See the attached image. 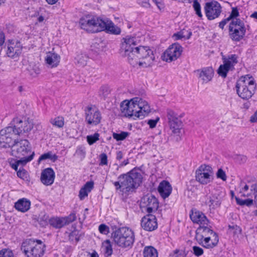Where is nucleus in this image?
<instances>
[{"mask_svg": "<svg viewBox=\"0 0 257 257\" xmlns=\"http://www.w3.org/2000/svg\"><path fill=\"white\" fill-rule=\"evenodd\" d=\"M135 39L128 36L123 39L120 48L122 55L127 57L129 63L134 67L138 65L144 68L152 66L155 59L153 51L146 46L135 47Z\"/></svg>", "mask_w": 257, "mask_h": 257, "instance_id": "nucleus-1", "label": "nucleus"}, {"mask_svg": "<svg viewBox=\"0 0 257 257\" xmlns=\"http://www.w3.org/2000/svg\"><path fill=\"white\" fill-rule=\"evenodd\" d=\"M120 111L125 117L142 119L150 112V107L146 101L135 97L130 101H123L120 104Z\"/></svg>", "mask_w": 257, "mask_h": 257, "instance_id": "nucleus-2", "label": "nucleus"}, {"mask_svg": "<svg viewBox=\"0 0 257 257\" xmlns=\"http://www.w3.org/2000/svg\"><path fill=\"white\" fill-rule=\"evenodd\" d=\"M142 178L140 172L134 169L126 174L119 176L118 181L114 182L113 185L117 190L123 192L133 191L140 185Z\"/></svg>", "mask_w": 257, "mask_h": 257, "instance_id": "nucleus-3", "label": "nucleus"}, {"mask_svg": "<svg viewBox=\"0 0 257 257\" xmlns=\"http://www.w3.org/2000/svg\"><path fill=\"white\" fill-rule=\"evenodd\" d=\"M195 238L199 244L207 248H213L219 241L217 233L211 229L210 222L197 228Z\"/></svg>", "mask_w": 257, "mask_h": 257, "instance_id": "nucleus-4", "label": "nucleus"}, {"mask_svg": "<svg viewBox=\"0 0 257 257\" xmlns=\"http://www.w3.org/2000/svg\"><path fill=\"white\" fill-rule=\"evenodd\" d=\"M236 90L238 96L244 100L250 98L255 92L256 85L252 76H242L236 83Z\"/></svg>", "mask_w": 257, "mask_h": 257, "instance_id": "nucleus-5", "label": "nucleus"}, {"mask_svg": "<svg viewBox=\"0 0 257 257\" xmlns=\"http://www.w3.org/2000/svg\"><path fill=\"white\" fill-rule=\"evenodd\" d=\"M113 240L115 244L123 249H131L135 240V233L128 227H121L112 233Z\"/></svg>", "mask_w": 257, "mask_h": 257, "instance_id": "nucleus-6", "label": "nucleus"}, {"mask_svg": "<svg viewBox=\"0 0 257 257\" xmlns=\"http://www.w3.org/2000/svg\"><path fill=\"white\" fill-rule=\"evenodd\" d=\"M45 245L40 240L27 239L22 243L21 249L27 257H42Z\"/></svg>", "mask_w": 257, "mask_h": 257, "instance_id": "nucleus-7", "label": "nucleus"}, {"mask_svg": "<svg viewBox=\"0 0 257 257\" xmlns=\"http://www.w3.org/2000/svg\"><path fill=\"white\" fill-rule=\"evenodd\" d=\"M102 19L95 16L86 15L79 20V24L82 29L91 33L102 31L104 23Z\"/></svg>", "mask_w": 257, "mask_h": 257, "instance_id": "nucleus-8", "label": "nucleus"}, {"mask_svg": "<svg viewBox=\"0 0 257 257\" xmlns=\"http://www.w3.org/2000/svg\"><path fill=\"white\" fill-rule=\"evenodd\" d=\"M12 155L21 159L28 157L34 152L31 151L29 141L26 140H15L11 147Z\"/></svg>", "mask_w": 257, "mask_h": 257, "instance_id": "nucleus-9", "label": "nucleus"}, {"mask_svg": "<svg viewBox=\"0 0 257 257\" xmlns=\"http://www.w3.org/2000/svg\"><path fill=\"white\" fill-rule=\"evenodd\" d=\"M237 58V56L235 54H231L227 57L223 56V64L220 65L217 70L218 75L223 78H225L227 73L234 69L235 65L238 62Z\"/></svg>", "mask_w": 257, "mask_h": 257, "instance_id": "nucleus-10", "label": "nucleus"}, {"mask_svg": "<svg viewBox=\"0 0 257 257\" xmlns=\"http://www.w3.org/2000/svg\"><path fill=\"white\" fill-rule=\"evenodd\" d=\"M16 134L15 128L9 126L0 131V147L2 148L12 147L13 140H16Z\"/></svg>", "mask_w": 257, "mask_h": 257, "instance_id": "nucleus-11", "label": "nucleus"}, {"mask_svg": "<svg viewBox=\"0 0 257 257\" xmlns=\"http://www.w3.org/2000/svg\"><path fill=\"white\" fill-rule=\"evenodd\" d=\"M212 168L206 165L200 166L195 172L196 181L203 185H206L211 182L212 180Z\"/></svg>", "mask_w": 257, "mask_h": 257, "instance_id": "nucleus-12", "label": "nucleus"}, {"mask_svg": "<svg viewBox=\"0 0 257 257\" xmlns=\"http://www.w3.org/2000/svg\"><path fill=\"white\" fill-rule=\"evenodd\" d=\"M167 117L170 129L172 133L176 136L180 134L182 122L177 113L172 109H167Z\"/></svg>", "mask_w": 257, "mask_h": 257, "instance_id": "nucleus-13", "label": "nucleus"}, {"mask_svg": "<svg viewBox=\"0 0 257 257\" xmlns=\"http://www.w3.org/2000/svg\"><path fill=\"white\" fill-rule=\"evenodd\" d=\"M12 125L15 128V133L17 136H20L21 134L28 133L32 130L33 127V122L32 119L29 118L22 120L19 117L13 119Z\"/></svg>", "mask_w": 257, "mask_h": 257, "instance_id": "nucleus-14", "label": "nucleus"}, {"mask_svg": "<svg viewBox=\"0 0 257 257\" xmlns=\"http://www.w3.org/2000/svg\"><path fill=\"white\" fill-rule=\"evenodd\" d=\"M225 196V192L220 190L214 189L210 195L206 196L205 203L210 209H215L219 207Z\"/></svg>", "mask_w": 257, "mask_h": 257, "instance_id": "nucleus-15", "label": "nucleus"}, {"mask_svg": "<svg viewBox=\"0 0 257 257\" xmlns=\"http://www.w3.org/2000/svg\"><path fill=\"white\" fill-rule=\"evenodd\" d=\"M183 49L182 46L178 43H174L164 52L162 58L163 60L171 62L177 60L181 55Z\"/></svg>", "mask_w": 257, "mask_h": 257, "instance_id": "nucleus-16", "label": "nucleus"}, {"mask_svg": "<svg viewBox=\"0 0 257 257\" xmlns=\"http://www.w3.org/2000/svg\"><path fill=\"white\" fill-rule=\"evenodd\" d=\"M6 46V55L11 58H18L22 53L23 47L18 40H9Z\"/></svg>", "mask_w": 257, "mask_h": 257, "instance_id": "nucleus-17", "label": "nucleus"}, {"mask_svg": "<svg viewBox=\"0 0 257 257\" xmlns=\"http://www.w3.org/2000/svg\"><path fill=\"white\" fill-rule=\"evenodd\" d=\"M205 13L209 20H213L219 17L222 11L220 4L217 1H212L205 4Z\"/></svg>", "mask_w": 257, "mask_h": 257, "instance_id": "nucleus-18", "label": "nucleus"}, {"mask_svg": "<svg viewBox=\"0 0 257 257\" xmlns=\"http://www.w3.org/2000/svg\"><path fill=\"white\" fill-rule=\"evenodd\" d=\"M85 121L91 125L95 126L100 122L102 118L100 112L96 108L88 107L85 110Z\"/></svg>", "mask_w": 257, "mask_h": 257, "instance_id": "nucleus-19", "label": "nucleus"}, {"mask_svg": "<svg viewBox=\"0 0 257 257\" xmlns=\"http://www.w3.org/2000/svg\"><path fill=\"white\" fill-rule=\"evenodd\" d=\"M141 206L148 213H151L157 210L159 203L157 199L154 196H146L142 199Z\"/></svg>", "mask_w": 257, "mask_h": 257, "instance_id": "nucleus-20", "label": "nucleus"}, {"mask_svg": "<svg viewBox=\"0 0 257 257\" xmlns=\"http://www.w3.org/2000/svg\"><path fill=\"white\" fill-rule=\"evenodd\" d=\"M190 218L194 223L198 224L199 227L208 225V223L210 222L203 213L196 209L191 210V212L190 213Z\"/></svg>", "mask_w": 257, "mask_h": 257, "instance_id": "nucleus-21", "label": "nucleus"}, {"mask_svg": "<svg viewBox=\"0 0 257 257\" xmlns=\"http://www.w3.org/2000/svg\"><path fill=\"white\" fill-rule=\"evenodd\" d=\"M141 226L147 231H151L155 230L158 227L156 217L152 214L144 216L141 220Z\"/></svg>", "mask_w": 257, "mask_h": 257, "instance_id": "nucleus-22", "label": "nucleus"}, {"mask_svg": "<svg viewBox=\"0 0 257 257\" xmlns=\"http://www.w3.org/2000/svg\"><path fill=\"white\" fill-rule=\"evenodd\" d=\"M195 72L203 83H206L211 81L214 75V70L211 67H204L196 70Z\"/></svg>", "mask_w": 257, "mask_h": 257, "instance_id": "nucleus-23", "label": "nucleus"}, {"mask_svg": "<svg viewBox=\"0 0 257 257\" xmlns=\"http://www.w3.org/2000/svg\"><path fill=\"white\" fill-rule=\"evenodd\" d=\"M55 177V175L53 170L51 168H47L42 171L40 179L44 185L49 186L53 183Z\"/></svg>", "mask_w": 257, "mask_h": 257, "instance_id": "nucleus-24", "label": "nucleus"}, {"mask_svg": "<svg viewBox=\"0 0 257 257\" xmlns=\"http://www.w3.org/2000/svg\"><path fill=\"white\" fill-rule=\"evenodd\" d=\"M239 30L236 29L234 27H231L230 29H228L229 36L230 39L234 41L239 42L242 40L246 33L245 27L240 26Z\"/></svg>", "mask_w": 257, "mask_h": 257, "instance_id": "nucleus-25", "label": "nucleus"}, {"mask_svg": "<svg viewBox=\"0 0 257 257\" xmlns=\"http://www.w3.org/2000/svg\"><path fill=\"white\" fill-rule=\"evenodd\" d=\"M102 22L104 24L102 25L103 28L102 29V31H105L107 33L114 35H118L120 33V29L115 25L111 21L104 19L102 20Z\"/></svg>", "mask_w": 257, "mask_h": 257, "instance_id": "nucleus-26", "label": "nucleus"}, {"mask_svg": "<svg viewBox=\"0 0 257 257\" xmlns=\"http://www.w3.org/2000/svg\"><path fill=\"white\" fill-rule=\"evenodd\" d=\"M172 187L170 184L166 181L161 182L158 187V192L161 196L165 199L167 198L172 192Z\"/></svg>", "mask_w": 257, "mask_h": 257, "instance_id": "nucleus-27", "label": "nucleus"}, {"mask_svg": "<svg viewBox=\"0 0 257 257\" xmlns=\"http://www.w3.org/2000/svg\"><path fill=\"white\" fill-rule=\"evenodd\" d=\"M60 57L55 53L49 52L45 57L46 63L51 67H56L60 62Z\"/></svg>", "mask_w": 257, "mask_h": 257, "instance_id": "nucleus-28", "label": "nucleus"}, {"mask_svg": "<svg viewBox=\"0 0 257 257\" xmlns=\"http://www.w3.org/2000/svg\"><path fill=\"white\" fill-rule=\"evenodd\" d=\"M30 205L31 203L29 200L23 198L15 203V207L17 210L25 212L30 209Z\"/></svg>", "mask_w": 257, "mask_h": 257, "instance_id": "nucleus-29", "label": "nucleus"}, {"mask_svg": "<svg viewBox=\"0 0 257 257\" xmlns=\"http://www.w3.org/2000/svg\"><path fill=\"white\" fill-rule=\"evenodd\" d=\"M94 183L92 181L87 182L80 190L79 196L80 200H83L88 196V194L93 188Z\"/></svg>", "mask_w": 257, "mask_h": 257, "instance_id": "nucleus-30", "label": "nucleus"}, {"mask_svg": "<svg viewBox=\"0 0 257 257\" xmlns=\"http://www.w3.org/2000/svg\"><path fill=\"white\" fill-rule=\"evenodd\" d=\"M34 155L35 153H32L28 157L21 158L20 160H17L15 163L11 164L12 168L16 171H17L18 166L20 165H22V166L25 165L27 163L33 160Z\"/></svg>", "mask_w": 257, "mask_h": 257, "instance_id": "nucleus-31", "label": "nucleus"}, {"mask_svg": "<svg viewBox=\"0 0 257 257\" xmlns=\"http://www.w3.org/2000/svg\"><path fill=\"white\" fill-rule=\"evenodd\" d=\"M29 74L33 77H35L39 75L41 70L39 67V64L35 63H31L27 68Z\"/></svg>", "mask_w": 257, "mask_h": 257, "instance_id": "nucleus-32", "label": "nucleus"}, {"mask_svg": "<svg viewBox=\"0 0 257 257\" xmlns=\"http://www.w3.org/2000/svg\"><path fill=\"white\" fill-rule=\"evenodd\" d=\"M64 219L63 217H53L50 219L49 223L53 227L56 228H60L65 225Z\"/></svg>", "mask_w": 257, "mask_h": 257, "instance_id": "nucleus-33", "label": "nucleus"}, {"mask_svg": "<svg viewBox=\"0 0 257 257\" xmlns=\"http://www.w3.org/2000/svg\"><path fill=\"white\" fill-rule=\"evenodd\" d=\"M144 257H158V251L153 246H146L144 250Z\"/></svg>", "mask_w": 257, "mask_h": 257, "instance_id": "nucleus-34", "label": "nucleus"}, {"mask_svg": "<svg viewBox=\"0 0 257 257\" xmlns=\"http://www.w3.org/2000/svg\"><path fill=\"white\" fill-rule=\"evenodd\" d=\"M50 122L54 126L62 128L64 124V119L62 116H57L53 118H52L50 120Z\"/></svg>", "mask_w": 257, "mask_h": 257, "instance_id": "nucleus-35", "label": "nucleus"}, {"mask_svg": "<svg viewBox=\"0 0 257 257\" xmlns=\"http://www.w3.org/2000/svg\"><path fill=\"white\" fill-rule=\"evenodd\" d=\"M192 35V32L190 31L183 30L178 33L174 34V37L176 40H180L182 38L189 39Z\"/></svg>", "mask_w": 257, "mask_h": 257, "instance_id": "nucleus-36", "label": "nucleus"}, {"mask_svg": "<svg viewBox=\"0 0 257 257\" xmlns=\"http://www.w3.org/2000/svg\"><path fill=\"white\" fill-rule=\"evenodd\" d=\"M236 203L240 206H250L253 203V200L252 199H242L239 197H235Z\"/></svg>", "mask_w": 257, "mask_h": 257, "instance_id": "nucleus-37", "label": "nucleus"}, {"mask_svg": "<svg viewBox=\"0 0 257 257\" xmlns=\"http://www.w3.org/2000/svg\"><path fill=\"white\" fill-rule=\"evenodd\" d=\"M88 57L86 55L81 54L78 55L75 58L76 63L80 66H84L86 64Z\"/></svg>", "mask_w": 257, "mask_h": 257, "instance_id": "nucleus-38", "label": "nucleus"}, {"mask_svg": "<svg viewBox=\"0 0 257 257\" xmlns=\"http://www.w3.org/2000/svg\"><path fill=\"white\" fill-rule=\"evenodd\" d=\"M103 248L105 254L107 256H110L112 253V248L109 240H106L103 243Z\"/></svg>", "mask_w": 257, "mask_h": 257, "instance_id": "nucleus-39", "label": "nucleus"}, {"mask_svg": "<svg viewBox=\"0 0 257 257\" xmlns=\"http://www.w3.org/2000/svg\"><path fill=\"white\" fill-rule=\"evenodd\" d=\"M240 26H242V27H244L245 25L243 21L240 19H235L231 21L229 25L228 29H230L231 27H234L237 30H239ZM234 29V28H233Z\"/></svg>", "mask_w": 257, "mask_h": 257, "instance_id": "nucleus-40", "label": "nucleus"}, {"mask_svg": "<svg viewBox=\"0 0 257 257\" xmlns=\"http://www.w3.org/2000/svg\"><path fill=\"white\" fill-rule=\"evenodd\" d=\"M75 155L81 160H83L86 156V149L85 147L83 146L77 147Z\"/></svg>", "mask_w": 257, "mask_h": 257, "instance_id": "nucleus-41", "label": "nucleus"}, {"mask_svg": "<svg viewBox=\"0 0 257 257\" xmlns=\"http://www.w3.org/2000/svg\"><path fill=\"white\" fill-rule=\"evenodd\" d=\"M130 133L126 132H121L120 133L118 134L113 133L112 137L113 139L116 140L117 141H122L127 138L129 135Z\"/></svg>", "mask_w": 257, "mask_h": 257, "instance_id": "nucleus-42", "label": "nucleus"}, {"mask_svg": "<svg viewBox=\"0 0 257 257\" xmlns=\"http://www.w3.org/2000/svg\"><path fill=\"white\" fill-rule=\"evenodd\" d=\"M57 158V157L56 155H53L51 152H49L47 153L42 154L39 158L38 162L40 163L41 161L48 159L55 160Z\"/></svg>", "mask_w": 257, "mask_h": 257, "instance_id": "nucleus-43", "label": "nucleus"}, {"mask_svg": "<svg viewBox=\"0 0 257 257\" xmlns=\"http://www.w3.org/2000/svg\"><path fill=\"white\" fill-rule=\"evenodd\" d=\"M186 255L185 250L179 249L174 250L170 254L171 257H186Z\"/></svg>", "mask_w": 257, "mask_h": 257, "instance_id": "nucleus-44", "label": "nucleus"}, {"mask_svg": "<svg viewBox=\"0 0 257 257\" xmlns=\"http://www.w3.org/2000/svg\"><path fill=\"white\" fill-rule=\"evenodd\" d=\"M99 134L95 133L92 135H88L86 137L87 141L89 145L94 144L97 141L99 140Z\"/></svg>", "mask_w": 257, "mask_h": 257, "instance_id": "nucleus-45", "label": "nucleus"}, {"mask_svg": "<svg viewBox=\"0 0 257 257\" xmlns=\"http://www.w3.org/2000/svg\"><path fill=\"white\" fill-rule=\"evenodd\" d=\"M193 7L196 14L201 19L203 16L201 12V6L197 0L193 1Z\"/></svg>", "mask_w": 257, "mask_h": 257, "instance_id": "nucleus-46", "label": "nucleus"}, {"mask_svg": "<svg viewBox=\"0 0 257 257\" xmlns=\"http://www.w3.org/2000/svg\"><path fill=\"white\" fill-rule=\"evenodd\" d=\"M239 16L238 10L236 7H233L231 8V12L229 16L227 18L230 21H232L235 19H238L237 18Z\"/></svg>", "mask_w": 257, "mask_h": 257, "instance_id": "nucleus-47", "label": "nucleus"}, {"mask_svg": "<svg viewBox=\"0 0 257 257\" xmlns=\"http://www.w3.org/2000/svg\"><path fill=\"white\" fill-rule=\"evenodd\" d=\"M63 219H64V221L65 222V225H66L75 221L76 219V217L74 213H72L69 216L63 217Z\"/></svg>", "mask_w": 257, "mask_h": 257, "instance_id": "nucleus-48", "label": "nucleus"}, {"mask_svg": "<svg viewBox=\"0 0 257 257\" xmlns=\"http://www.w3.org/2000/svg\"><path fill=\"white\" fill-rule=\"evenodd\" d=\"M99 231L103 234H107L109 232V228L104 224H101L98 227Z\"/></svg>", "mask_w": 257, "mask_h": 257, "instance_id": "nucleus-49", "label": "nucleus"}, {"mask_svg": "<svg viewBox=\"0 0 257 257\" xmlns=\"http://www.w3.org/2000/svg\"><path fill=\"white\" fill-rule=\"evenodd\" d=\"M0 257H14V254L11 250L5 249L0 251Z\"/></svg>", "mask_w": 257, "mask_h": 257, "instance_id": "nucleus-50", "label": "nucleus"}, {"mask_svg": "<svg viewBox=\"0 0 257 257\" xmlns=\"http://www.w3.org/2000/svg\"><path fill=\"white\" fill-rule=\"evenodd\" d=\"M99 158L100 160L99 165L103 166V165H107V164H108L107 156L106 154H105V153L101 154L99 156Z\"/></svg>", "mask_w": 257, "mask_h": 257, "instance_id": "nucleus-51", "label": "nucleus"}, {"mask_svg": "<svg viewBox=\"0 0 257 257\" xmlns=\"http://www.w3.org/2000/svg\"><path fill=\"white\" fill-rule=\"evenodd\" d=\"M17 176L20 178L25 180L27 177V172L23 168H20L19 170L17 171Z\"/></svg>", "mask_w": 257, "mask_h": 257, "instance_id": "nucleus-52", "label": "nucleus"}, {"mask_svg": "<svg viewBox=\"0 0 257 257\" xmlns=\"http://www.w3.org/2000/svg\"><path fill=\"white\" fill-rule=\"evenodd\" d=\"M216 176L218 178H220L223 181H226V174L222 169H218L216 173Z\"/></svg>", "mask_w": 257, "mask_h": 257, "instance_id": "nucleus-53", "label": "nucleus"}, {"mask_svg": "<svg viewBox=\"0 0 257 257\" xmlns=\"http://www.w3.org/2000/svg\"><path fill=\"white\" fill-rule=\"evenodd\" d=\"M193 253L196 256H200L203 253V250L202 248L194 246L193 247Z\"/></svg>", "mask_w": 257, "mask_h": 257, "instance_id": "nucleus-54", "label": "nucleus"}, {"mask_svg": "<svg viewBox=\"0 0 257 257\" xmlns=\"http://www.w3.org/2000/svg\"><path fill=\"white\" fill-rule=\"evenodd\" d=\"M159 119L160 118L159 117H157L155 119H149L147 121V123L149 125L150 128H153L156 127Z\"/></svg>", "mask_w": 257, "mask_h": 257, "instance_id": "nucleus-55", "label": "nucleus"}, {"mask_svg": "<svg viewBox=\"0 0 257 257\" xmlns=\"http://www.w3.org/2000/svg\"><path fill=\"white\" fill-rule=\"evenodd\" d=\"M100 95H106L109 93V89L107 86H102L100 88Z\"/></svg>", "mask_w": 257, "mask_h": 257, "instance_id": "nucleus-56", "label": "nucleus"}, {"mask_svg": "<svg viewBox=\"0 0 257 257\" xmlns=\"http://www.w3.org/2000/svg\"><path fill=\"white\" fill-rule=\"evenodd\" d=\"M137 1L138 4L143 7L149 8L150 7L149 0H138Z\"/></svg>", "mask_w": 257, "mask_h": 257, "instance_id": "nucleus-57", "label": "nucleus"}, {"mask_svg": "<svg viewBox=\"0 0 257 257\" xmlns=\"http://www.w3.org/2000/svg\"><path fill=\"white\" fill-rule=\"evenodd\" d=\"M236 159L240 163H244L246 161L247 158L244 155H239L236 156Z\"/></svg>", "mask_w": 257, "mask_h": 257, "instance_id": "nucleus-58", "label": "nucleus"}, {"mask_svg": "<svg viewBox=\"0 0 257 257\" xmlns=\"http://www.w3.org/2000/svg\"><path fill=\"white\" fill-rule=\"evenodd\" d=\"M49 220L50 219L49 218L48 215L45 214L42 218H40V223L41 224L44 225L46 224L48 221L49 222Z\"/></svg>", "mask_w": 257, "mask_h": 257, "instance_id": "nucleus-59", "label": "nucleus"}, {"mask_svg": "<svg viewBox=\"0 0 257 257\" xmlns=\"http://www.w3.org/2000/svg\"><path fill=\"white\" fill-rule=\"evenodd\" d=\"M229 19L226 18L221 21L219 23V27L222 30L223 29L224 26L229 21Z\"/></svg>", "mask_w": 257, "mask_h": 257, "instance_id": "nucleus-60", "label": "nucleus"}, {"mask_svg": "<svg viewBox=\"0 0 257 257\" xmlns=\"http://www.w3.org/2000/svg\"><path fill=\"white\" fill-rule=\"evenodd\" d=\"M250 121L251 122H255L257 121V110L250 117Z\"/></svg>", "mask_w": 257, "mask_h": 257, "instance_id": "nucleus-61", "label": "nucleus"}, {"mask_svg": "<svg viewBox=\"0 0 257 257\" xmlns=\"http://www.w3.org/2000/svg\"><path fill=\"white\" fill-rule=\"evenodd\" d=\"M123 157V154L121 151H118L116 153V159L117 160L120 161Z\"/></svg>", "mask_w": 257, "mask_h": 257, "instance_id": "nucleus-62", "label": "nucleus"}, {"mask_svg": "<svg viewBox=\"0 0 257 257\" xmlns=\"http://www.w3.org/2000/svg\"><path fill=\"white\" fill-rule=\"evenodd\" d=\"M5 37L4 33L0 32V46L2 45L5 42Z\"/></svg>", "mask_w": 257, "mask_h": 257, "instance_id": "nucleus-63", "label": "nucleus"}, {"mask_svg": "<svg viewBox=\"0 0 257 257\" xmlns=\"http://www.w3.org/2000/svg\"><path fill=\"white\" fill-rule=\"evenodd\" d=\"M129 163L128 159H126L124 160L123 162H121V163L119 164L120 167H122L124 166H126Z\"/></svg>", "mask_w": 257, "mask_h": 257, "instance_id": "nucleus-64", "label": "nucleus"}]
</instances>
